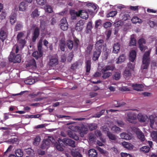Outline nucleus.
<instances>
[{
  "instance_id": "19",
  "label": "nucleus",
  "mask_w": 157,
  "mask_h": 157,
  "mask_svg": "<svg viewBox=\"0 0 157 157\" xmlns=\"http://www.w3.org/2000/svg\"><path fill=\"white\" fill-rule=\"evenodd\" d=\"M132 134L131 133V135H130L125 132H123L120 134V136L123 139L128 140L132 138L131 134Z\"/></svg>"
},
{
  "instance_id": "24",
  "label": "nucleus",
  "mask_w": 157,
  "mask_h": 157,
  "mask_svg": "<svg viewBox=\"0 0 157 157\" xmlns=\"http://www.w3.org/2000/svg\"><path fill=\"white\" fill-rule=\"evenodd\" d=\"M71 154L73 157H82V155L78 149H73L71 151Z\"/></svg>"
},
{
  "instance_id": "22",
  "label": "nucleus",
  "mask_w": 157,
  "mask_h": 157,
  "mask_svg": "<svg viewBox=\"0 0 157 157\" xmlns=\"http://www.w3.org/2000/svg\"><path fill=\"white\" fill-rule=\"evenodd\" d=\"M103 40H101L98 41L95 44V48L96 49L100 50L101 51L102 48V46L104 44H103Z\"/></svg>"
},
{
  "instance_id": "12",
  "label": "nucleus",
  "mask_w": 157,
  "mask_h": 157,
  "mask_svg": "<svg viewBox=\"0 0 157 157\" xmlns=\"http://www.w3.org/2000/svg\"><path fill=\"white\" fill-rule=\"evenodd\" d=\"M132 86L133 89L137 91H142L144 90V85L142 84H133Z\"/></svg>"
},
{
  "instance_id": "10",
  "label": "nucleus",
  "mask_w": 157,
  "mask_h": 157,
  "mask_svg": "<svg viewBox=\"0 0 157 157\" xmlns=\"http://www.w3.org/2000/svg\"><path fill=\"white\" fill-rule=\"evenodd\" d=\"M26 67L29 69H36L37 67L35 60L33 59H30L26 64Z\"/></svg>"
},
{
  "instance_id": "50",
  "label": "nucleus",
  "mask_w": 157,
  "mask_h": 157,
  "mask_svg": "<svg viewBox=\"0 0 157 157\" xmlns=\"http://www.w3.org/2000/svg\"><path fill=\"white\" fill-rule=\"evenodd\" d=\"M117 13V11L116 10L112 11L110 12L107 15V17H113L115 16Z\"/></svg>"
},
{
  "instance_id": "2",
  "label": "nucleus",
  "mask_w": 157,
  "mask_h": 157,
  "mask_svg": "<svg viewBox=\"0 0 157 157\" xmlns=\"http://www.w3.org/2000/svg\"><path fill=\"white\" fill-rule=\"evenodd\" d=\"M115 67L113 65H106L103 67L101 70V71L103 74L102 76L104 79H106L112 75V72L110 71H111L114 69Z\"/></svg>"
},
{
  "instance_id": "25",
  "label": "nucleus",
  "mask_w": 157,
  "mask_h": 157,
  "mask_svg": "<svg viewBox=\"0 0 157 157\" xmlns=\"http://www.w3.org/2000/svg\"><path fill=\"white\" fill-rule=\"evenodd\" d=\"M88 154L89 157H97V153L94 149H91L89 150Z\"/></svg>"
},
{
  "instance_id": "5",
  "label": "nucleus",
  "mask_w": 157,
  "mask_h": 157,
  "mask_svg": "<svg viewBox=\"0 0 157 157\" xmlns=\"http://www.w3.org/2000/svg\"><path fill=\"white\" fill-rule=\"evenodd\" d=\"M13 52H11L9 56V59L10 61L13 62L14 63H19L21 60V56L19 54H18L15 56L13 53Z\"/></svg>"
},
{
  "instance_id": "8",
  "label": "nucleus",
  "mask_w": 157,
  "mask_h": 157,
  "mask_svg": "<svg viewBox=\"0 0 157 157\" xmlns=\"http://www.w3.org/2000/svg\"><path fill=\"white\" fill-rule=\"evenodd\" d=\"M48 64L50 66H55L58 64V61L57 58L54 56H50L49 57Z\"/></svg>"
},
{
  "instance_id": "36",
  "label": "nucleus",
  "mask_w": 157,
  "mask_h": 157,
  "mask_svg": "<svg viewBox=\"0 0 157 157\" xmlns=\"http://www.w3.org/2000/svg\"><path fill=\"white\" fill-rule=\"evenodd\" d=\"M151 136L153 141L157 142V132L153 131L151 134Z\"/></svg>"
},
{
  "instance_id": "11",
  "label": "nucleus",
  "mask_w": 157,
  "mask_h": 157,
  "mask_svg": "<svg viewBox=\"0 0 157 157\" xmlns=\"http://www.w3.org/2000/svg\"><path fill=\"white\" fill-rule=\"evenodd\" d=\"M6 28H2L0 30V38L3 41L5 39L6 36Z\"/></svg>"
},
{
  "instance_id": "6",
  "label": "nucleus",
  "mask_w": 157,
  "mask_h": 157,
  "mask_svg": "<svg viewBox=\"0 0 157 157\" xmlns=\"http://www.w3.org/2000/svg\"><path fill=\"white\" fill-rule=\"evenodd\" d=\"M53 140V138L52 137H48V139L44 140L41 145V148L42 149L48 148L51 143L54 142Z\"/></svg>"
},
{
  "instance_id": "7",
  "label": "nucleus",
  "mask_w": 157,
  "mask_h": 157,
  "mask_svg": "<svg viewBox=\"0 0 157 157\" xmlns=\"http://www.w3.org/2000/svg\"><path fill=\"white\" fill-rule=\"evenodd\" d=\"M60 142H62L61 143V144L63 143L64 144H66L72 147L75 146V142L68 138H64L60 141H59V143L60 144Z\"/></svg>"
},
{
  "instance_id": "59",
  "label": "nucleus",
  "mask_w": 157,
  "mask_h": 157,
  "mask_svg": "<svg viewBox=\"0 0 157 157\" xmlns=\"http://www.w3.org/2000/svg\"><path fill=\"white\" fill-rule=\"evenodd\" d=\"M37 3L39 5H43L46 2V0H36Z\"/></svg>"
},
{
  "instance_id": "21",
  "label": "nucleus",
  "mask_w": 157,
  "mask_h": 157,
  "mask_svg": "<svg viewBox=\"0 0 157 157\" xmlns=\"http://www.w3.org/2000/svg\"><path fill=\"white\" fill-rule=\"evenodd\" d=\"M33 56L35 57L36 59H38L39 57H42L43 56V52L41 50L39 51H35L34 52L33 54Z\"/></svg>"
},
{
  "instance_id": "58",
  "label": "nucleus",
  "mask_w": 157,
  "mask_h": 157,
  "mask_svg": "<svg viewBox=\"0 0 157 157\" xmlns=\"http://www.w3.org/2000/svg\"><path fill=\"white\" fill-rule=\"evenodd\" d=\"M97 128V125L95 124H91L89 125V128L90 130L95 129Z\"/></svg>"
},
{
  "instance_id": "46",
  "label": "nucleus",
  "mask_w": 157,
  "mask_h": 157,
  "mask_svg": "<svg viewBox=\"0 0 157 157\" xmlns=\"http://www.w3.org/2000/svg\"><path fill=\"white\" fill-rule=\"evenodd\" d=\"M23 27L22 24L21 22H17L15 26V29L16 31L21 30Z\"/></svg>"
},
{
  "instance_id": "29",
  "label": "nucleus",
  "mask_w": 157,
  "mask_h": 157,
  "mask_svg": "<svg viewBox=\"0 0 157 157\" xmlns=\"http://www.w3.org/2000/svg\"><path fill=\"white\" fill-rule=\"evenodd\" d=\"M113 52L115 54H117L119 52L120 49V46L118 43H117L114 44Z\"/></svg>"
},
{
  "instance_id": "43",
  "label": "nucleus",
  "mask_w": 157,
  "mask_h": 157,
  "mask_svg": "<svg viewBox=\"0 0 157 157\" xmlns=\"http://www.w3.org/2000/svg\"><path fill=\"white\" fill-rule=\"evenodd\" d=\"M107 135L109 139L111 140H116V137L115 136L109 132H108L107 133Z\"/></svg>"
},
{
  "instance_id": "56",
  "label": "nucleus",
  "mask_w": 157,
  "mask_h": 157,
  "mask_svg": "<svg viewBox=\"0 0 157 157\" xmlns=\"http://www.w3.org/2000/svg\"><path fill=\"white\" fill-rule=\"evenodd\" d=\"M132 132L135 133L137 135L141 131L138 128L135 127H132L131 128Z\"/></svg>"
},
{
  "instance_id": "3",
  "label": "nucleus",
  "mask_w": 157,
  "mask_h": 157,
  "mask_svg": "<svg viewBox=\"0 0 157 157\" xmlns=\"http://www.w3.org/2000/svg\"><path fill=\"white\" fill-rule=\"evenodd\" d=\"M151 51L149 50L146 52L143 55V63L141 66V68L143 69H146L149 66L150 61Z\"/></svg>"
},
{
  "instance_id": "54",
  "label": "nucleus",
  "mask_w": 157,
  "mask_h": 157,
  "mask_svg": "<svg viewBox=\"0 0 157 157\" xmlns=\"http://www.w3.org/2000/svg\"><path fill=\"white\" fill-rule=\"evenodd\" d=\"M121 74L119 72H117L113 75V78L116 80H118L120 78Z\"/></svg>"
},
{
  "instance_id": "20",
  "label": "nucleus",
  "mask_w": 157,
  "mask_h": 157,
  "mask_svg": "<svg viewBox=\"0 0 157 157\" xmlns=\"http://www.w3.org/2000/svg\"><path fill=\"white\" fill-rule=\"evenodd\" d=\"M136 51L134 50H132L130 52L129 54L130 60L132 62H133L136 59Z\"/></svg>"
},
{
  "instance_id": "15",
  "label": "nucleus",
  "mask_w": 157,
  "mask_h": 157,
  "mask_svg": "<svg viewBox=\"0 0 157 157\" xmlns=\"http://www.w3.org/2000/svg\"><path fill=\"white\" fill-rule=\"evenodd\" d=\"M101 51L100 50L96 49V51H94L93 54V59L94 60H96L98 59L101 53Z\"/></svg>"
},
{
  "instance_id": "34",
  "label": "nucleus",
  "mask_w": 157,
  "mask_h": 157,
  "mask_svg": "<svg viewBox=\"0 0 157 157\" xmlns=\"http://www.w3.org/2000/svg\"><path fill=\"white\" fill-rule=\"evenodd\" d=\"M138 138L142 142L145 140V138L144 133L141 131L137 135Z\"/></svg>"
},
{
  "instance_id": "27",
  "label": "nucleus",
  "mask_w": 157,
  "mask_h": 157,
  "mask_svg": "<svg viewBox=\"0 0 157 157\" xmlns=\"http://www.w3.org/2000/svg\"><path fill=\"white\" fill-rule=\"evenodd\" d=\"M132 71L128 69H126L124 72V76L125 78L128 79L130 78L132 75Z\"/></svg>"
},
{
  "instance_id": "64",
  "label": "nucleus",
  "mask_w": 157,
  "mask_h": 157,
  "mask_svg": "<svg viewBox=\"0 0 157 157\" xmlns=\"http://www.w3.org/2000/svg\"><path fill=\"white\" fill-rule=\"evenodd\" d=\"M73 56L74 55L73 53L72 52H70L69 54V56L67 58V60L69 62L71 61L72 59Z\"/></svg>"
},
{
  "instance_id": "48",
  "label": "nucleus",
  "mask_w": 157,
  "mask_h": 157,
  "mask_svg": "<svg viewBox=\"0 0 157 157\" xmlns=\"http://www.w3.org/2000/svg\"><path fill=\"white\" fill-rule=\"evenodd\" d=\"M140 151L144 153L148 152L150 150V147L147 146H144L141 147L140 149Z\"/></svg>"
},
{
  "instance_id": "51",
  "label": "nucleus",
  "mask_w": 157,
  "mask_h": 157,
  "mask_svg": "<svg viewBox=\"0 0 157 157\" xmlns=\"http://www.w3.org/2000/svg\"><path fill=\"white\" fill-rule=\"evenodd\" d=\"M44 10L46 12L49 13H51L52 11V9L51 7L47 5H46L45 6Z\"/></svg>"
},
{
  "instance_id": "60",
  "label": "nucleus",
  "mask_w": 157,
  "mask_h": 157,
  "mask_svg": "<svg viewBox=\"0 0 157 157\" xmlns=\"http://www.w3.org/2000/svg\"><path fill=\"white\" fill-rule=\"evenodd\" d=\"M119 89L122 91H130V89L126 86H123L119 88Z\"/></svg>"
},
{
  "instance_id": "14",
  "label": "nucleus",
  "mask_w": 157,
  "mask_h": 157,
  "mask_svg": "<svg viewBox=\"0 0 157 157\" xmlns=\"http://www.w3.org/2000/svg\"><path fill=\"white\" fill-rule=\"evenodd\" d=\"M67 45L68 48L71 50L74 47H77L78 46L76 42H74L72 41L68 40L67 42Z\"/></svg>"
},
{
  "instance_id": "44",
  "label": "nucleus",
  "mask_w": 157,
  "mask_h": 157,
  "mask_svg": "<svg viewBox=\"0 0 157 157\" xmlns=\"http://www.w3.org/2000/svg\"><path fill=\"white\" fill-rule=\"evenodd\" d=\"M136 43V41L135 39L134 35H132L131 37V40L130 42V46L135 45Z\"/></svg>"
},
{
  "instance_id": "1",
  "label": "nucleus",
  "mask_w": 157,
  "mask_h": 157,
  "mask_svg": "<svg viewBox=\"0 0 157 157\" xmlns=\"http://www.w3.org/2000/svg\"><path fill=\"white\" fill-rule=\"evenodd\" d=\"M127 120L131 123L135 124L137 122V119L141 123L148 122L149 118L146 114L139 113L137 115L134 111L130 112L127 113Z\"/></svg>"
},
{
  "instance_id": "16",
  "label": "nucleus",
  "mask_w": 157,
  "mask_h": 157,
  "mask_svg": "<svg viewBox=\"0 0 157 157\" xmlns=\"http://www.w3.org/2000/svg\"><path fill=\"white\" fill-rule=\"evenodd\" d=\"M71 18L72 19H75L77 17L79 16V10L77 11L75 10H72L70 11Z\"/></svg>"
},
{
  "instance_id": "13",
  "label": "nucleus",
  "mask_w": 157,
  "mask_h": 157,
  "mask_svg": "<svg viewBox=\"0 0 157 157\" xmlns=\"http://www.w3.org/2000/svg\"><path fill=\"white\" fill-rule=\"evenodd\" d=\"M149 120L150 122V126L152 128H153V125L154 123L157 124V116L154 117L153 115H151L149 117Z\"/></svg>"
},
{
  "instance_id": "62",
  "label": "nucleus",
  "mask_w": 157,
  "mask_h": 157,
  "mask_svg": "<svg viewBox=\"0 0 157 157\" xmlns=\"http://www.w3.org/2000/svg\"><path fill=\"white\" fill-rule=\"evenodd\" d=\"M121 157H132L130 154L126 153H121Z\"/></svg>"
},
{
  "instance_id": "30",
  "label": "nucleus",
  "mask_w": 157,
  "mask_h": 157,
  "mask_svg": "<svg viewBox=\"0 0 157 157\" xmlns=\"http://www.w3.org/2000/svg\"><path fill=\"white\" fill-rule=\"evenodd\" d=\"M27 5L25 2H21L19 6V9L20 11H24L27 8Z\"/></svg>"
},
{
  "instance_id": "23",
  "label": "nucleus",
  "mask_w": 157,
  "mask_h": 157,
  "mask_svg": "<svg viewBox=\"0 0 157 157\" xmlns=\"http://www.w3.org/2000/svg\"><path fill=\"white\" fill-rule=\"evenodd\" d=\"M66 43L65 41L63 39L60 40L59 43V48L62 51H64Z\"/></svg>"
},
{
  "instance_id": "4",
  "label": "nucleus",
  "mask_w": 157,
  "mask_h": 157,
  "mask_svg": "<svg viewBox=\"0 0 157 157\" xmlns=\"http://www.w3.org/2000/svg\"><path fill=\"white\" fill-rule=\"evenodd\" d=\"M17 40V44L14 46L12 49L13 52H15L16 53L18 52L19 49H21L24 47L26 43L25 39Z\"/></svg>"
},
{
  "instance_id": "55",
  "label": "nucleus",
  "mask_w": 157,
  "mask_h": 157,
  "mask_svg": "<svg viewBox=\"0 0 157 157\" xmlns=\"http://www.w3.org/2000/svg\"><path fill=\"white\" fill-rule=\"evenodd\" d=\"M100 139L101 140L102 142L99 140H97V143L99 146H102L104 145L103 143H105V139H103L101 137H100Z\"/></svg>"
},
{
  "instance_id": "17",
  "label": "nucleus",
  "mask_w": 157,
  "mask_h": 157,
  "mask_svg": "<svg viewBox=\"0 0 157 157\" xmlns=\"http://www.w3.org/2000/svg\"><path fill=\"white\" fill-rule=\"evenodd\" d=\"M39 29L38 27H36L35 28L33 37V41L35 42L37 38L38 37L39 35Z\"/></svg>"
},
{
  "instance_id": "42",
  "label": "nucleus",
  "mask_w": 157,
  "mask_h": 157,
  "mask_svg": "<svg viewBox=\"0 0 157 157\" xmlns=\"http://www.w3.org/2000/svg\"><path fill=\"white\" fill-rule=\"evenodd\" d=\"M40 12L37 9H35L31 14V16L33 17H37L40 15Z\"/></svg>"
},
{
  "instance_id": "41",
  "label": "nucleus",
  "mask_w": 157,
  "mask_h": 157,
  "mask_svg": "<svg viewBox=\"0 0 157 157\" xmlns=\"http://www.w3.org/2000/svg\"><path fill=\"white\" fill-rule=\"evenodd\" d=\"M112 131L116 133H119L121 132V129L116 125L113 126L111 128Z\"/></svg>"
},
{
  "instance_id": "63",
  "label": "nucleus",
  "mask_w": 157,
  "mask_h": 157,
  "mask_svg": "<svg viewBox=\"0 0 157 157\" xmlns=\"http://www.w3.org/2000/svg\"><path fill=\"white\" fill-rule=\"evenodd\" d=\"M101 20H98L95 21V27L97 28L100 26L101 24Z\"/></svg>"
},
{
  "instance_id": "26",
  "label": "nucleus",
  "mask_w": 157,
  "mask_h": 157,
  "mask_svg": "<svg viewBox=\"0 0 157 157\" xmlns=\"http://www.w3.org/2000/svg\"><path fill=\"white\" fill-rule=\"evenodd\" d=\"M16 13H12L10 15V20L11 24L13 25L16 22Z\"/></svg>"
},
{
  "instance_id": "45",
  "label": "nucleus",
  "mask_w": 157,
  "mask_h": 157,
  "mask_svg": "<svg viewBox=\"0 0 157 157\" xmlns=\"http://www.w3.org/2000/svg\"><path fill=\"white\" fill-rule=\"evenodd\" d=\"M114 106L116 107H119L122 105H124L125 103L124 102L120 103L116 101H114L113 102Z\"/></svg>"
},
{
  "instance_id": "32",
  "label": "nucleus",
  "mask_w": 157,
  "mask_h": 157,
  "mask_svg": "<svg viewBox=\"0 0 157 157\" xmlns=\"http://www.w3.org/2000/svg\"><path fill=\"white\" fill-rule=\"evenodd\" d=\"M122 144L124 147L128 150H131L133 148V146L130 143L126 142H123Z\"/></svg>"
},
{
  "instance_id": "61",
  "label": "nucleus",
  "mask_w": 157,
  "mask_h": 157,
  "mask_svg": "<svg viewBox=\"0 0 157 157\" xmlns=\"http://www.w3.org/2000/svg\"><path fill=\"white\" fill-rule=\"evenodd\" d=\"M112 24L110 22H106L103 24V26L105 28L110 27L111 26Z\"/></svg>"
},
{
  "instance_id": "52",
  "label": "nucleus",
  "mask_w": 157,
  "mask_h": 157,
  "mask_svg": "<svg viewBox=\"0 0 157 157\" xmlns=\"http://www.w3.org/2000/svg\"><path fill=\"white\" fill-rule=\"evenodd\" d=\"M25 37L24 36L23 33L22 32H20L17 35V40L25 39Z\"/></svg>"
},
{
  "instance_id": "53",
  "label": "nucleus",
  "mask_w": 157,
  "mask_h": 157,
  "mask_svg": "<svg viewBox=\"0 0 157 157\" xmlns=\"http://www.w3.org/2000/svg\"><path fill=\"white\" fill-rule=\"evenodd\" d=\"M40 141V136H37L34 139L33 142V144L34 145H37L39 144V142Z\"/></svg>"
},
{
  "instance_id": "33",
  "label": "nucleus",
  "mask_w": 157,
  "mask_h": 157,
  "mask_svg": "<svg viewBox=\"0 0 157 157\" xmlns=\"http://www.w3.org/2000/svg\"><path fill=\"white\" fill-rule=\"evenodd\" d=\"M132 21L134 24H140L142 22V20L137 17H134L132 19Z\"/></svg>"
},
{
  "instance_id": "37",
  "label": "nucleus",
  "mask_w": 157,
  "mask_h": 157,
  "mask_svg": "<svg viewBox=\"0 0 157 157\" xmlns=\"http://www.w3.org/2000/svg\"><path fill=\"white\" fill-rule=\"evenodd\" d=\"M125 58V57L124 54H123L121 55L118 57L117 63H120L123 62Z\"/></svg>"
},
{
  "instance_id": "49",
  "label": "nucleus",
  "mask_w": 157,
  "mask_h": 157,
  "mask_svg": "<svg viewBox=\"0 0 157 157\" xmlns=\"http://www.w3.org/2000/svg\"><path fill=\"white\" fill-rule=\"evenodd\" d=\"M92 29V24L90 22H89L87 25L86 32L87 33H90L91 32Z\"/></svg>"
},
{
  "instance_id": "18",
  "label": "nucleus",
  "mask_w": 157,
  "mask_h": 157,
  "mask_svg": "<svg viewBox=\"0 0 157 157\" xmlns=\"http://www.w3.org/2000/svg\"><path fill=\"white\" fill-rule=\"evenodd\" d=\"M79 16L83 19H86L88 17V15L85 10H79Z\"/></svg>"
},
{
  "instance_id": "39",
  "label": "nucleus",
  "mask_w": 157,
  "mask_h": 157,
  "mask_svg": "<svg viewBox=\"0 0 157 157\" xmlns=\"http://www.w3.org/2000/svg\"><path fill=\"white\" fill-rule=\"evenodd\" d=\"M86 71L87 72H89L90 70L91 61L88 60L86 62Z\"/></svg>"
},
{
  "instance_id": "28",
  "label": "nucleus",
  "mask_w": 157,
  "mask_h": 157,
  "mask_svg": "<svg viewBox=\"0 0 157 157\" xmlns=\"http://www.w3.org/2000/svg\"><path fill=\"white\" fill-rule=\"evenodd\" d=\"M25 84L28 85H32L35 82V80L32 77H29L25 80Z\"/></svg>"
},
{
  "instance_id": "47",
  "label": "nucleus",
  "mask_w": 157,
  "mask_h": 157,
  "mask_svg": "<svg viewBox=\"0 0 157 157\" xmlns=\"http://www.w3.org/2000/svg\"><path fill=\"white\" fill-rule=\"evenodd\" d=\"M93 48V45L91 44H90L87 46L86 49V54H89Z\"/></svg>"
},
{
  "instance_id": "57",
  "label": "nucleus",
  "mask_w": 157,
  "mask_h": 157,
  "mask_svg": "<svg viewBox=\"0 0 157 157\" xmlns=\"http://www.w3.org/2000/svg\"><path fill=\"white\" fill-rule=\"evenodd\" d=\"M134 65L133 64H132L131 63H129L126 69H128L129 70H130L131 71H133L134 70Z\"/></svg>"
},
{
  "instance_id": "9",
  "label": "nucleus",
  "mask_w": 157,
  "mask_h": 157,
  "mask_svg": "<svg viewBox=\"0 0 157 157\" xmlns=\"http://www.w3.org/2000/svg\"><path fill=\"white\" fill-rule=\"evenodd\" d=\"M68 24L65 18L62 19L60 24V26L61 29L63 30H67L68 28Z\"/></svg>"
},
{
  "instance_id": "40",
  "label": "nucleus",
  "mask_w": 157,
  "mask_h": 157,
  "mask_svg": "<svg viewBox=\"0 0 157 157\" xmlns=\"http://www.w3.org/2000/svg\"><path fill=\"white\" fill-rule=\"evenodd\" d=\"M68 135L69 137L72 138H73L76 140L79 139L78 136L75 134H74L72 132H68Z\"/></svg>"
},
{
  "instance_id": "38",
  "label": "nucleus",
  "mask_w": 157,
  "mask_h": 157,
  "mask_svg": "<svg viewBox=\"0 0 157 157\" xmlns=\"http://www.w3.org/2000/svg\"><path fill=\"white\" fill-rule=\"evenodd\" d=\"M15 153L16 156L18 157H22L23 155V151L20 149L16 150Z\"/></svg>"
},
{
  "instance_id": "35",
  "label": "nucleus",
  "mask_w": 157,
  "mask_h": 157,
  "mask_svg": "<svg viewBox=\"0 0 157 157\" xmlns=\"http://www.w3.org/2000/svg\"><path fill=\"white\" fill-rule=\"evenodd\" d=\"M82 65V63L81 62H75L72 65L71 67V69L73 70H75L76 69H77L78 66H81Z\"/></svg>"
},
{
  "instance_id": "31",
  "label": "nucleus",
  "mask_w": 157,
  "mask_h": 157,
  "mask_svg": "<svg viewBox=\"0 0 157 157\" xmlns=\"http://www.w3.org/2000/svg\"><path fill=\"white\" fill-rule=\"evenodd\" d=\"M25 151L27 154L31 155L32 157H33L35 155L34 151L30 148H25Z\"/></svg>"
}]
</instances>
